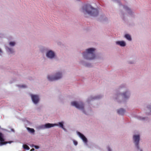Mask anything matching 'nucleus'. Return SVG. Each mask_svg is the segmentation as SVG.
<instances>
[{
    "label": "nucleus",
    "instance_id": "nucleus-19",
    "mask_svg": "<svg viewBox=\"0 0 151 151\" xmlns=\"http://www.w3.org/2000/svg\"><path fill=\"white\" fill-rule=\"evenodd\" d=\"M8 49L9 50V52H10L11 53L13 52V51L12 49L10 48H8Z\"/></svg>",
    "mask_w": 151,
    "mask_h": 151
},
{
    "label": "nucleus",
    "instance_id": "nucleus-24",
    "mask_svg": "<svg viewBox=\"0 0 151 151\" xmlns=\"http://www.w3.org/2000/svg\"><path fill=\"white\" fill-rule=\"evenodd\" d=\"M34 150V148H32L30 150V151H32V150Z\"/></svg>",
    "mask_w": 151,
    "mask_h": 151
},
{
    "label": "nucleus",
    "instance_id": "nucleus-13",
    "mask_svg": "<svg viewBox=\"0 0 151 151\" xmlns=\"http://www.w3.org/2000/svg\"><path fill=\"white\" fill-rule=\"evenodd\" d=\"M127 92H125L122 94V97L124 99H127L129 97V95H127Z\"/></svg>",
    "mask_w": 151,
    "mask_h": 151
},
{
    "label": "nucleus",
    "instance_id": "nucleus-12",
    "mask_svg": "<svg viewBox=\"0 0 151 151\" xmlns=\"http://www.w3.org/2000/svg\"><path fill=\"white\" fill-rule=\"evenodd\" d=\"M125 112V110L122 109H120L117 110L118 113L119 114L121 115L124 114Z\"/></svg>",
    "mask_w": 151,
    "mask_h": 151
},
{
    "label": "nucleus",
    "instance_id": "nucleus-18",
    "mask_svg": "<svg viewBox=\"0 0 151 151\" xmlns=\"http://www.w3.org/2000/svg\"><path fill=\"white\" fill-rule=\"evenodd\" d=\"M15 43L14 42H10L9 43V45H10L12 46H14L15 45Z\"/></svg>",
    "mask_w": 151,
    "mask_h": 151
},
{
    "label": "nucleus",
    "instance_id": "nucleus-16",
    "mask_svg": "<svg viewBox=\"0 0 151 151\" xmlns=\"http://www.w3.org/2000/svg\"><path fill=\"white\" fill-rule=\"evenodd\" d=\"M23 147L24 149L27 150H29L30 149L29 147L27 145H23Z\"/></svg>",
    "mask_w": 151,
    "mask_h": 151
},
{
    "label": "nucleus",
    "instance_id": "nucleus-25",
    "mask_svg": "<svg viewBox=\"0 0 151 151\" xmlns=\"http://www.w3.org/2000/svg\"><path fill=\"white\" fill-rule=\"evenodd\" d=\"M2 52V51L0 49V53H1Z\"/></svg>",
    "mask_w": 151,
    "mask_h": 151
},
{
    "label": "nucleus",
    "instance_id": "nucleus-26",
    "mask_svg": "<svg viewBox=\"0 0 151 151\" xmlns=\"http://www.w3.org/2000/svg\"><path fill=\"white\" fill-rule=\"evenodd\" d=\"M140 151H142V150H140Z\"/></svg>",
    "mask_w": 151,
    "mask_h": 151
},
{
    "label": "nucleus",
    "instance_id": "nucleus-17",
    "mask_svg": "<svg viewBox=\"0 0 151 151\" xmlns=\"http://www.w3.org/2000/svg\"><path fill=\"white\" fill-rule=\"evenodd\" d=\"M59 125L62 128H63V129H64V127H63V124L62 122H59Z\"/></svg>",
    "mask_w": 151,
    "mask_h": 151
},
{
    "label": "nucleus",
    "instance_id": "nucleus-27",
    "mask_svg": "<svg viewBox=\"0 0 151 151\" xmlns=\"http://www.w3.org/2000/svg\"><path fill=\"white\" fill-rule=\"evenodd\" d=\"M12 130L13 131H14V130L13 129Z\"/></svg>",
    "mask_w": 151,
    "mask_h": 151
},
{
    "label": "nucleus",
    "instance_id": "nucleus-28",
    "mask_svg": "<svg viewBox=\"0 0 151 151\" xmlns=\"http://www.w3.org/2000/svg\"><path fill=\"white\" fill-rule=\"evenodd\" d=\"M109 150V151H110V150Z\"/></svg>",
    "mask_w": 151,
    "mask_h": 151
},
{
    "label": "nucleus",
    "instance_id": "nucleus-14",
    "mask_svg": "<svg viewBox=\"0 0 151 151\" xmlns=\"http://www.w3.org/2000/svg\"><path fill=\"white\" fill-rule=\"evenodd\" d=\"M27 129L31 133H34L35 132V130L33 129L27 127Z\"/></svg>",
    "mask_w": 151,
    "mask_h": 151
},
{
    "label": "nucleus",
    "instance_id": "nucleus-2",
    "mask_svg": "<svg viewBox=\"0 0 151 151\" xmlns=\"http://www.w3.org/2000/svg\"><path fill=\"white\" fill-rule=\"evenodd\" d=\"M95 50V49L93 48L87 49L86 52L83 53V57L87 59L92 60L94 59L95 55L94 52Z\"/></svg>",
    "mask_w": 151,
    "mask_h": 151
},
{
    "label": "nucleus",
    "instance_id": "nucleus-20",
    "mask_svg": "<svg viewBox=\"0 0 151 151\" xmlns=\"http://www.w3.org/2000/svg\"><path fill=\"white\" fill-rule=\"evenodd\" d=\"M73 143H74V144L75 145H77L78 144V142L77 141H75V140H74L73 141Z\"/></svg>",
    "mask_w": 151,
    "mask_h": 151
},
{
    "label": "nucleus",
    "instance_id": "nucleus-4",
    "mask_svg": "<svg viewBox=\"0 0 151 151\" xmlns=\"http://www.w3.org/2000/svg\"><path fill=\"white\" fill-rule=\"evenodd\" d=\"M71 105L79 109L82 110L84 109V105L82 102L77 103L76 102L74 101L71 103Z\"/></svg>",
    "mask_w": 151,
    "mask_h": 151
},
{
    "label": "nucleus",
    "instance_id": "nucleus-22",
    "mask_svg": "<svg viewBox=\"0 0 151 151\" xmlns=\"http://www.w3.org/2000/svg\"><path fill=\"white\" fill-rule=\"evenodd\" d=\"M34 147L36 149H38V148H39V147L38 146H37V145H35L34 146Z\"/></svg>",
    "mask_w": 151,
    "mask_h": 151
},
{
    "label": "nucleus",
    "instance_id": "nucleus-3",
    "mask_svg": "<svg viewBox=\"0 0 151 151\" xmlns=\"http://www.w3.org/2000/svg\"><path fill=\"white\" fill-rule=\"evenodd\" d=\"M62 76L61 74L60 73H56L55 76L54 77L50 76H48L47 78L49 81H52L58 80Z\"/></svg>",
    "mask_w": 151,
    "mask_h": 151
},
{
    "label": "nucleus",
    "instance_id": "nucleus-8",
    "mask_svg": "<svg viewBox=\"0 0 151 151\" xmlns=\"http://www.w3.org/2000/svg\"><path fill=\"white\" fill-rule=\"evenodd\" d=\"M31 98L33 102L36 104L39 102V97L38 95H36L31 94Z\"/></svg>",
    "mask_w": 151,
    "mask_h": 151
},
{
    "label": "nucleus",
    "instance_id": "nucleus-10",
    "mask_svg": "<svg viewBox=\"0 0 151 151\" xmlns=\"http://www.w3.org/2000/svg\"><path fill=\"white\" fill-rule=\"evenodd\" d=\"M77 134L85 143L87 142V139L83 134L79 132H77Z\"/></svg>",
    "mask_w": 151,
    "mask_h": 151
},
{
    "label": "nucleus",
    "instance_id": "nucleus-5",
    "mask_svg": "<svg viewBox=\"0 0 151 151\" xmlns=\"http://www.w3.org/2000/svg\"><path fill=\"white\" fill-rule=\"evenodd\" d=\"M139 135H134L133 136V139L135 143V145L137 148V149L138 150L139 149Z\"/></svg>",
    "mask_w": 151,
    "mask_h": 151
},
{
    "label": "nucleus",
    "instance_id": "nucleus-1",
    "mask_svg": "<svg viewBox=\"0 0 151 151\" xmlns=\"http://www.w3.org/2000/svg\"><path fill=\"white\" fill-rule=\"evenodd\" d=\"M82 11L85 14L86 13L90 16L96 17L98 14V11L90 5H86L82 8Z\"/></svg>",
    "mask_w": 151,
    "mask_h": 151
},
{
    "label": "nucleus",
    "instance_id": "nucleus-11",
    "mask_svg": "<svg viewBox=\"0 0 151 151\" xmlns=\"http://www.w3.org/2000/svg\"><path fill=\"white\" fill-rule=\"evenodd\" d=\"M116 43V44L119 45L121 46L122 47L125 46L126 45L125 42L123 41H117Z\"/></svg>",
    "mask_w": 151,
    "mask_h": 151
},
{
    "label": "nucleus",
    "instance_id": "nucleus-21",
    "mask_svg": "<svg viewBox=\"0 0 151 151\" xmlns=\"http://www.w3.org/2000/svg\"><path fill=\"white\" fill-rule=\"evenodd\" d=\"M100 98V96H99L95 97L93 98V99H99Z\"/></svg>",
    "mask_w": 151,
    "mask_h": 151
},
{
    "label": "nucleus",
    "instance_id": "nucleus-7",
    "mask_svg": "<svg viewBox=\"0 0 151 151\" xmlns=\"http://www.w3.org/2000/svg\"><path fill=\"white\" fill-rule=\"evenodd\" d=\"M57 125H58L57 124H52L48 123L45 125H41L40 126V127L41 129H45L50 128Z\"/></svg>",
    "mask_w": 151,
    "mask_h": 151
},
{
    "label": "nucleus",
    "instance_id": "nucleus-23",
    "mask_svg": "<svg viewBox=\"0 0 151 151\" xmlns=\"http://www.w3.org/2000/svg\"><path fill=\"white\" fill-rule=\"evenodd\" d=\"M124 8L125 9H127V10H129V8H128L127 7V6H126H126H125V7H124Z\"/></svg>",
    "mask_w": 151,
    "mask_h": 151
},
{
    "label": "nucleus",
    "instance_id": "nucleus-6",
    "mask_svg": "<svg viewBox=\"0 0 151 151\" xmlns=\"http://www.w3.org/2000/svg\"><path fill=\"white\" fill-rule=\"evenodd\" d=\"M4 135L1 132H0V146H1L7 143L10 144L12 142H4Z\"/></svg>",
    "mask_w": 151,
    "mask_h": 151
},
{
    "label": "nucleus",
    "instance_id": "nucleus-9",
    "mask_svg": "<svg viewBox=\"0 0 151 151\" xmlns=\"http://www.w3.org/2000/svg\"><path fill=\"white\" fill-rule=\"evenodd\" d=\"M46 55L48 58H52L54 57L55 54L53 51L50 50L47 53Z\"/></svg>",
    "mask_w": 151,
    "mask_h": 151
},
{
    "label": "nucleus",
    "instance_id": "nucleus-15",
    "mask_svg": "<svg viewBox=\"0 0 151 151\" xmlns=\"http://www.w3.org/2000/svg\"><path fill=\"white\" fill-rule=\"evenodd\" d=\"M125 37L129 40H131V38L130 36L128 34H126L125 35Z\"/></svg>",
    "mask_w": 151,
    "mask_h": 151
}]
</instances>
